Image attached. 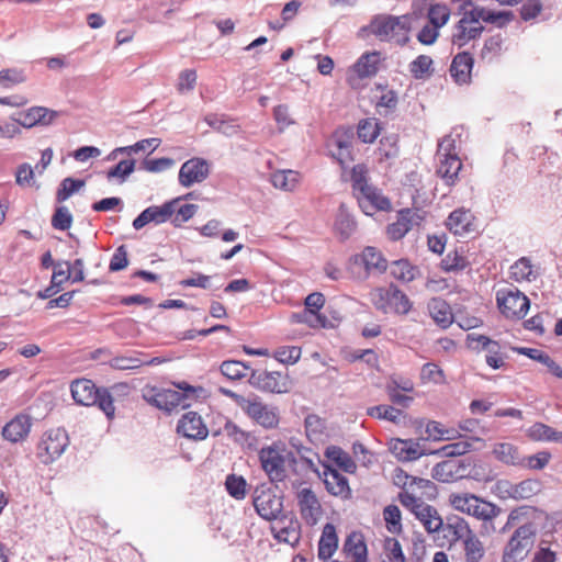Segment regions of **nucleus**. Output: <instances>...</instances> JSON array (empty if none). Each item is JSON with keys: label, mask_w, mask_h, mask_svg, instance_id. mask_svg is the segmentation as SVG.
Instances as JSON below:
<instances>
[{"label": "nucleus", "mask_w": 562, "mask_h": 562, "mask_svg": "<svg viewBox=\"0 0 562 562\" xmlns=\"http://www.w3.org/2000/svg\"><path fill=\"white\" fill-rule=\"evenodd\" d=\"M432 70V59L427 55H419L409 64V72L415 79H425Z\"/></svg>", "instance_id": "nucleus-47"}, {"label": "nucleus", "mask_w": 562, "mask_h": 562, "mask_svg": "<svg viewBox=\"0 0 562 562\" xmlns=\"http://www.w3.org/2000/svg\"><path fill=\"white\" fill-rule=\"evenodd\" d=\"M176 386L178 390L146 385L142 391L143 398L148 404L167 413L190 406L189 400L195 397V387L186 382Z\"/></svg>", "instance_id": "nucleus-3"}, {"label": "nucleus", "mask_w": 562, "mask_h": 562, "mask_svg": "<svg viewBox=\"0 0 562 562\" xmlns=\"http://www.w3.org/2000/svg\"><path fill=\"white\" fill-rule=\"evenodd\" d=\"M503 50V37L497 34L485 40L481 49V58L491 61L497 58Z\"/></svg>", "instance_id": "nucleus-52"}, {"label": "nucleus", "mask_w": 562, "mask_h": 562, "mask_svg": "<svg viewBox=\"0 0 562 562\" xmlns=\"http://www.w3.org/2000/svg\"><path fill=\"white\" fill-rule=\"evenodd\" d=\"M464 562H481L485 555L482 541L472 532L463 541Z\"/></svg>", "instance_id": "nucleus-43"}, {"label": "nucleus", "mask_w": 562, "mask_h": 562, "mask_svg": "<svg viewBox=\"0 0 562 562\" xmlns=\"http://www.w3.org/2000/svg\"><path fill=\"white\" fill-rule=\"evenodd\" d=\"M446 228L454 236L465 237L479 232V222L470 209L464 206L452 211L445 222Z\"/></svg>", "instance_id": "nucleus-19"}, {"label": "nucleus", "mask_w": 562, "mask_h": 562, "mask_svg": "<svg viewBox=\"0 0 562 562\" xmlns=\"http://www.w3.org/2000/svg\"><path fill=\"white\" fill-rule=\"evenodd\" d=\"M428 308L430 316L440 327L447 328L452 323V314L446 302L435 299L429 303Z\"/></svg>", "instance_id": "nucleus-42"}, {"label": "nucleus", "mask_w": 562, "mask_h": 562, "mask_svg": "<svg viewBox=\"0 0 562 562\" xmlns=\"http://www.w3.org/2000/svg\"><path fill=\"white\" fill-rule=\"evenodd\" d=\"M296 499L302 519L310 526L316 525L323 515V508L316 494L312 488L304 487L297 492Z\"/></svg>", "instance_id": "nucleus-20"}, {"label": "nucleus", "mask_w": 562, "mask_h": 562, "mask_svg": "<svg viewBox=\"0 0 562 562\" xmlns=\"http://www.w3.org/2000/svg\"><path fill=\"white\" fill-rule=\"evenodd\" d=\"M344 551L351 557L355 562L367 561V544L359 532L350 533L344 543Z\"/></svg>", "instance_id": "nucleus-34"}, {"label": "nucleus", "mask_w": 562, "mask_h": 562, "mask_svg": "<svg viewBox=\"0 0 562 562\" xmlns=\"http://www.w3.org/2000/svg\"><path fill=\"white\" fill-rule=\"evenodd\" d=\"M69 445V438L65 429L55 428L44 432L37 446V457L45 464L58 459Z\"/></svg>", "instance_id": "nucleus-14"}, {"label": "nucleus", "mask_w": 562, "mask_h": 562, "mask_svg": "<svg viewBox=\"0 0 562 562\" xmlns=\"http://www.w3.org/2000/svg\"><path fill=\"white\" fill-rule=\"evenodd\" d=\"M338 548V536L333 524H326L323 528L321 539L318 541V558L328 560L333 557Z\"/></svg>", "instance_id": "nucleus-32"}, {"label": "nucleus", "mask_w": 562, "mask_h": 562, "mask_svg": "<svg viewBox=\"0 0 562 562\" xmlns=\"http://www.w3.org/2000/svg\"><path fill=\"white\" fill-rule=\"evenodd\" d=\"M359 139L363 143H373L380 134V126L376 119H364L358 124Z\"/></svg>", "instance_id": "nucleus-48"}, {"label": "nucleus", "mask_w": 562, "mask_h": 562, "mask_svg": "<svg viewBox=\"0 0 562 562\" xmlns=\"http://www.w3.org/2000/svg\"><path fill=\"white\" fill-rule=\"evenodd\" d=\"M484 31L481 20L475 14V7L463 12L452 34V43L462 47L470 41L477 38Z\"/></svg>", "instance_id": "nucleus-18"}, {"label": "nucleus", "mask_w": 562, "mask_h": 562, "mask_svg": "<svg viewBox=\"0 0 562 562\" xmlns=\"http://www.w3.org/2000/svg\"><path fill=\"white\" fill-rule=\"evenodd\" d=\"M536 530L532 524L522 525L516 529L506 546L503 561H521L530 551L535 542Z\"/></svg>", "instance_id": "nucleus-13"}, {"label": "nucleus", "mask_w": 562, "mask_h": 562, "mask_svg": "<svg viewBox=\"0 0 562 562\" xmlns=\"http://www.w3.org/2000/svg\"><path fill=\"white\" fill-rule=\"evenodd\" d=\"M209 175V166L205 160L192 158L186 161L179 171V182L183 187H191L193 183L202 182Z\"/></svg>", "instance_id": "nucleus-24"}, {"label": "nucleus", "mask_w": 562, "mask_h": 562, "mask_svg": "<svg viewBox=\"0 0 562 562\" xmlns=\"http://www.w3.org/2000/svg\"><path fill=\"white\" fill-rule=\"evenodd\" d=\"M83 186L85 182L82 180H75L72 178L64 179L56 194L57 201H66L72 193L78 191Z\"/></svg>", "instance_id": "nucleus-61"}, {"label": "nucleus", "mask_w": 562, "mask_h": 562, "mask_svg": "<svg viewBox=\"0 0 562 562\" xmlns=\"http://www.w3.org/2000/svg\"><path fill=\"white\" fill-rule=\"evenodd\" d=\"M528 436L537 441L562 442V431H557L552 427L536 423L528 429Z\"/></svg>", "instance_id": "nucleus-44"}, {"label": "nucleus", "mask_w": 562, "mask_h": 562, "mask_svg": "<svg viewBox=\"0 0 562 562\" xmlns=\"http://www.w3.org/2000/svg\"><path fill=\"white\" fill-rule=\"evenodd\" d=\"M494 457L507 465H522L524 457L520 456L518 448L509 442L496 443L493 448Z\"/></svg>", "instance_id": "nucleus-35"}, {"label": "nucleus", "mask_w": 562, "mask_h": 562, "mask_svg": "<svg viewBox=\"0 0 562 562\" xmlns=\"http://www.w3.org/2000/svg\"><path fill=\"white\" fill-rule=\"evenodd\" d=\"M427 212L419 207H405L397 211L396 221L385 228L386 237L392 241L403 239L412 229L422 226Z\"/></svg>", "instance_id": "nucleus-10"}, {"label": "nucleus", "mask_w": 562, "mask_h": 562, "mask_svg": "<svg viewBox=\"0 0 562 562\" xmlns=\"http://www.w3.org/2000/svg\"><path fill=\"white\" fill-rule=\"evenodd\" d=\"M26 76L23 70L16 68H8L0 70V85L3 88H10L15 85L25 82Z\"/></svg>", "instance_id": "nucleus-56"}, {"label": "nucleus", "mask_w": 562, "mask_h": 562, "mask_svg": "<svg viewBox=\"0 0 562 562\" xmlns=\"http://www.w3.org/2000/svg\"><path fill=\"white\" fill-rule=\"evenodd\" d=\"M382 61L380 52H367L347 70L346 81L355 90L363 88V80L374 77Z\"/></svg>", "instance_id": "nucleus-9"}, {"label": "nucleus", "mask_w": 562, "mask_h": 562, "mask_svg": "<svg viewBox=\"0 0 562 562\" xmlns=\"http://www.w3.org/2000/svg\"><path fill=\"white\" fill-rule=\"evenodd\" d=\"M271 531L280 542L294 544L300 539L299 522L288 518H279L272 525Z\"/></svg>", "instance_id": "nucleus-31"}, {"label": "nucleus", "mask_w": 562, "mask_h": 562, "mask_svg": "<svg viewBox=\"0 0 562 562\" xmlns=\"http://www.w3.org/2000/svg\"><path fill=\"white\" fill-rule=\"evenodd\" d=\"M176 206H178V200L149 206L133 221V226L135 229H140L149 223L161 224L171 221Z\"/></svg>", "instance_id": "nucleus-21"}, {"label": "nucleus", "mask_w": 562, "mask_h": 562, "mask_svg": "<svg viewBox=\"0 0 562 562\" xmlns=\"http://www.w3.org/2000/svg\"><path fill=\"white\" fill-rule=\"evenodd\" d=\"M540 483L537 480H524L519 483H514L513 499H528L539 493Z\"/></svg>", "instance_id": "nucleus-49"}, {"label": "nucleus", "mask_w": 562, "mask_h": 562, "mask_svg": "<svg viewBox=\"0 0 562 562\" xmlns=\"http://www.w3.org/2000/svg\"><path fill=\"white\" fill-rule=\"evenodd\" d=\"M249 367L241 361L228 360L221 364V372L229 380H238L247 375Z\"/></svg>", "instance_id": "nucleus-53"}, {"label": "nucleus", "mask_w": 562, "mask_h": 562, "mask_svg": "<svg viewBox=\"0 0 562 562\" xmlns=\"http://www.w3.org/2000/svg\"><path fill=\"white\" fill-rule=\"evenodd\" d=\"M384 551L390 562H406L402 546L395 538H386Z\"/></svg>", "instance_id": "nucleus-63"}, {"label": "nucleus", "mask_w": 562, "mask_h": 562, "mask_svg": "<svg viewBox=\"0 0 562 562\" xmlns=\"http://www.w3.org/2000/svg\"><path fill=\"white\" fill-rule=\"evenodd\" d=\"M386 528L392 533H398L402 530L401 510L396 505H389L383 512Z\"/></svg>", "instance_id": "nucleus-55"}, {"label": "nucleus", "mask_w": 562, "mask_h": 562, "mask_svg": "<svg viewBox=\"0 0 562 562\" xmlns=\"http://www.w3.org/2000/svg\"><path fill=\"white\" fill-rule=\"evenodd\" d=\"M71 395L76 403L85 406L98 405L108 418H113L115 407L108 389L99 390L88 379H79L71 383Z\"/></svg>", "instance_id": "nucleus-6"}, {"label": "nucleus", "mask_w": 562, "mask_h": 562, "mask_svg": "<svg viewBox=\"0 0 562 562\" xmlns=\"http://www.w3.org/2000/svg\"><path fill=\"white\" fill-rule=\"evenodd\" d=\"M387 269V260L374 247H366L361 254L351 258V272L358 277H374Z\"/></svg>", "instance_id": "nucleus-12"}, {"label": "nucleus", "mask_w": 562, "mask_h": 562, "mask_svg": "<svg viewBox=\"0 0 562 562\" xmlns=\"http://www.w3.org/2000/svg\"><path fill=\"white\" fill-rule=\"evenodd\" d=\"M440 531L450 544L459 540L464 541L472 533L468 522L458 516L448 518L447 522L442 524Z\"/></svg>", "instance_id": "nucleus-29"}, {"label": "nucleus", "mask_w": 562, "mask_h": 562, "mask_svg": "<svg viewBox=\"0 0 562 562\" xmlns=\"http://www.w3.org/2000/svg\"><path fill=\"white\" fill-rule=\"evenodd\" d=\"M57 113L45 106H32L19 114V119H13L19 127L31 128L35 125H49Z\"/></svg>", "instance_id": "nucleus-25"}, {"label": "nucleus", "mask_w": 562, "mask_h": 562, "mask_svg": "<svg viewBox=\"0 0 562 562\" xmlns=\"http://www.w3.org/2000/svg\"><path fill=\"white\" fill-rule=\"evenodd\" d=\"M198 206L195 204H180L178 202V206H176L175 213L171 217V222L179 226L182 223L189 221L195 214Z\"/></svg>", "instance_id": "nucleus-64"}, {"label": "nucleus", "mask_w": 562, "mask_h": 562, "mask_svg": "<svg viewBox=\"0 0 562 562\" xmlns=\"http://www.w3.org/2000/svg\"><path fill=\"white\" fill-rule=\"evenodd\" d=\"M390 274L396 281H414L418 277L417 267L406 259L393 261L390 266Z\"/></svg>", "instance_id": "nucleus-39"}, {"label": "nucleus", "mask_w": 562, "mask_h": 562, "mask_svg": "<svg viewBox=\"0 0 562 562\" xmlns=\"http://www.w3.org/2000/svg\"><path fill=\"white\" fill-rule=\"evenodd\" d=\"M485 351V361L491 368L496 370L505 364V356L502 352L499 342L494 341Z\"/></svg>", "instance_id": "nucleus-59"}, {"label": "nucleus", "mask_w": 562, "mask_h": 562, "mask_svg": "<svg viewBox=\"0 0 562 562\" xmlns=\"http://www.w3.org/2000/svg\"><path fill=\"white\" fill-rule=\"evenodd\" d=\"M109 366L115 370H134L144 366V362L136 357L117 356L109 361Z\"/></svg>", "instance_id": "nucleus-60"}, {"label": "nucleus", "mask_w": 562, "mask_h": 562, "mask_svg": "<svg viewBox=\"0 0 562 562\" xmlns=\"http://www.w3.org/2000/svg\"><path fill=\"white\" fill-rule=\"evenodd\" d=\"M351 183L358 204L366 215H374L378 212H390L391 200L380 189L368 181V168L364 165H356L351 170Z\"/></svg>", "instance_id": "nucleus-1"}, {"label": "nucleus", "mask_w": 562, "mask_h": 562, "mask_svg": "<svg viewBox=\"0 0 562 562\" xmlns=\"http://www.w3.org/2000/svg\"><path fill=\"white\" fill-rule=\"evenodd\" d=\"M499 311L507 318L520 319L526 316L530 302L519 290H501L496 295Z\"/></svg>", "instance_id": "nucleus-16"}, {"label": "nucleus", "mask_w": 562, "mask_h": 562, "mask_svg": "<svg viewBox=\"0 0 562 562\" xmlns=\"http://www.w3.org/2000/svg\"><path fill=\"white\" fill-rule=\"evenodd\" d=\"M231 398L235 401L237 406L257 425L273 429L279 425V409L270 404L265 403L258 396H243L232 391H224Z\"/></svg>", "instance_id": "nucleus-5"}, {"label": "nucleus", "mask_w": 562, "mask_h": 562, "mask_svg": "<svg viewBox=\"0 0 562 562\" xmlns=\"http://www.w3.org/2000/svg\"><path fill=\"white\" fill-rule=\"evenodd\" d=\"M469 265L467 258L460 255L458 251L449 252L441 260V268L445 271H458L467 268Z\"/></svg>", "instance_id": "nucleus-58"}, {"label": "nucleus", "mask_w": 562, "mask_h": 562, "mask_svg": "<svg viewBox=\"0 0 562 562\" xmlns=\"http://www.w3.org/2000/svg\"><path fill=\"white\" fill-rule=\"evenodd\" d=\"M227 493L235 499H244L247 494V482L241 475L229 474L225 480Z\"/></svg>", "instance_id": "nucleus-50"}, {"label": "nucleus", "mask_w": 562, "mask_h": 562, "mask_svg": "<svg viewBox=\"0 0 562 562\" xmlns=\"http://www.w3.org/2000/svg\"><path fill=\"white\" fill-rule=\"evenodd\" d=\"M436 159L437 176L440 177L446 184H454L458 180L459 172L462 169V161L459 157L457 138L454 136L446 135L440 139L436 153Z\"/></svg>", "instance_id": "nucleus-7"}, {"label": "nucleus", "mask_w": 562, "mask_h": 562, "mask_svg": "<svg viewBox=\"0 0 562 562\" xmlns=\"http://www.w3.org/2000/svg\"><path fill=\"white\" fill-rule=\"evenodd\" d=\"M72 224V215L66 206H59L56 209L52 217V226L55 229L66 231L70 228Z\"/></svg>", "instance_id": "nucleus-62"}, {"label": "nucleus", "mask_w": 562, "mask_h": 562, "mask_svg": "<svg viewBox=\"0 0 562 562\" xmlns=\"http://www.w3.org/2000/svg\"><path fill=\"white\" fill-rule=\"evenodd\" d=\"M177 431L183 437L194 440H203L209 434L207 427L195 412H188L181 417Z\"/></svg>", "instance_id": "nucleus-22"}, {"label": "nucleus", "mask_w": 562, "mask_h": 562, "mask_svg": "<svg viewBox=\"0 0 562 562\" xmlns=\"http://www.w3.org/2000/svg\"><path fill=\"white\" fill-rule=\"evenodd\" d=\"M367 414L371 417L400 424L403 417V412L389 405H376L369 407Z\"/></svg>", "instance_id": "nucleus-46"}, {"label": "nucleus", "mask_w": 562, "mask_h": 562, "mask_svg": "<svg viewBox=\"0 0 562 562\" xmlns=\"http://www.w3.org/2000/svg\"><path fill=\"white\" fill-rule=\"evenodd\" d=\"M472 442H483L479 437H471L469 440H462L453 443H449L442 447L441 451L446 457H459L471 451L473 446Z\"/></svg>", "instance_id": "nucleus-54"}, {"label": "nucleus", "mask_w": 562, "mask_h": 562, "mask_svg": "<svg viewBox=\"0 0 562 562\" xmlns=\"http://www.w3.org/2000/svg\"><path fill=\"white\" fill-rule=\"evenodd\" d=\"M390 450L401 461H413L425 454L420 443L412 439H393Z\"/></svg>", "instance_id": "nucleus-30"}, {"label": "nucleus", "mask_w": 562, "mask_h": 562, "mask_svg": "<svg viewBox=\"0 0 562 562\" xmlns=\"http://www.w3.org/2000/svg\"><path fill=\"white\" fill-rule=\"evenodd\" d=\"M467 465L457 459H448L432 468V477L440 482H451L465 475Z\"/></svg>", "instance_id": "nucleus-28"}, {"label": "nucleus", "mask_w": 562, "mask_h": 562, "mask_svg": "<svg viewBox=\"0 0 562 562\" xmlns=\"http://www.w3.org/2000/svg\"><path fill=\"white\" fill-rule=\"evenodd\" d=\"M537 277V270L533 269L530 260L526 257L518 259L510 267V279L514 281H530L531 278L536 279Z\"/></svg>", "instance_id": "nucleus-45"}, {"label": "nucleus", "mask_w": 562, "mask_h": 562, "mask_svg": "<svg viewBox=\"0 0 562 562\" xmlns=\"http://www.w3.org/2000/svg\"><path fill=\"white\" fill-rule=\"evenodd\" d=\"M325 429V422L319 416L314 414L306 416L305 431L311 441H321L323 439Z\"/></svg>", "instance_id": "nucleus-51"}, {"label": "nucleus", "mask_w": 562, "mask_h": 562, "mask_svg": "<svg viewBox=\"0 0 562 562\" xmlns=\"http://www.w3.org/2000/svg\"><path fill=\"white\" fill-rule=\"evenodd\" d=\"M271 182L277 189L293 191L300 182V173L294 170H279L272 173Z\"/></svg>", "instance_id": "nucleus-41"}, {"label": "nucleus", "mask_w": 562, "mask_h": 562, "mask_svg": "<svg viewBox=\"0 0 562 562\" xmlns=\"http://www.w3.org/2000/svg\"><path fill=\"white\" fill-rule=\"evenodd\" d=\"M290 322L292 324H306L311 328H322L326 326L327 318L326 316L305 307L300 312L292 313Z\"/></svg>", "instance_id": "nucleus-38"}, {"label": "nucleus", "mask_w": 562, "mask_h": 562, "mask_svg": "<svg viewBox=\"0 0 562 562\" xmlns=\"http://www.w3.org/2000/svg\"><path fill=\"white\" fill-rule=\"evenodd\" d=\"M418 18L414 14L393 16L380 14L374 16L369 25V31L383 42H394L405 45L409 41V33L417 25Z\"/></svg>", "instance_id": "nucleus-2"}, {"label": "nucleus", "mask_w": 562, "mask_h": 562, "mask_svg": "<svg viewBox=\"0 0 562 562\" xmlns=\"http://www.w3.org/2000/svg\"><path fill=\"white\" fill-rule=\"evenodd\" d=\"M475 14L481 21L504 27L514 20L512 11H493L484 7H475Z\"/></svg>", "instance_id": "nucleus-36"}, {"label": "nucleus", "mask_w": 562, "mask_h": 562, "mask_svg": "<svg viewBox=\"0 0 562 562\" xmlns=\"http://www.w3.org/2000/svg\"><path fill=\"white\" fill-rule=\"evenodd\" d=\"M32 420L26 414H19L2 428V436L10 442H20L26 439L31 431Z\"/></svg>", "instance_id": "nucleus-27"}, {"label": "nucleus", "mask_w": 562, "mask_h": 562, "mask_svg": "<svg viewBox=\"0 0 562 562\" xmlns=\"http://www.w3.org/2000/svg\"><path fill=\"white\" fill-rule=\"evenodd\" d=\"M372 302L383 313L407 314L412 308L407 295L392 283L386 288H378L372 293Z\"/></svg>", "instance_id": "nucleus-11"}, {"label": "nucleus", "mask_w": 562, "mask_h": 562, "mask_svg": "<svg viewBox=\"0 0 562 562\" xmlns=\"http://www.w3.org/2000/svg\"><path fill=\"white\" fill-rule=\"evenodd\" d=\"M449 503L456 510L485 521L494 519L501 513L495 504L470 493H452L449 495Z\"/></svg>", "instance_id": "nucleus-8"}, {"label": "nucleus", "mask_w": 562, "mask_h": 562, "mask_svg": "<svg viewBox=\"0 0 562 562\" xmlns=\"http://www.w3.org/2000/svg\"><path fill=\"white\" fill-rule=\"evenodd\" d=\"M319 476L323 479L329 494L342 499H347L351 496V490L347 477L337 470L324 464L323 473L319 474Z\"/></svg>", "instance_id": "nucleus-23"}, {"label": "nucleus", "mask_w": 562, "mask_h": 562, "mask_svg": "<svg viewBox=\"0 0 562 562\" xmlns=\"http://www.w3.org/2000/svg\"><path fill=\"white\" fill-rule=\"evenodd\" d=\"M249 383L260 391L278 394L288 393L292 387V382L288 374L277 371H252L249 376Z\"/></svg>", "instance_id": "nucleus-17"}, {"label": "nucleus", "mask_w": 562, "mask_h": 562, "mask_svg": "<svg viewBox=\"0 0 562 562\" xmlns=\"http://www.w3.org/2000/svg\"><path fill=\"white\" fill-rule=\"evenodd\" d=\"M449 18L450 10L445 4H434L428 10L429 23L439 29L448 22Z\"/></svg>", "instance_id": "nucleus-57"}, {"label": "nucleus", "mask_w": 562, "mask_h": 562, "mask_svg": "<svg viewBox=\"0 0 562 562\" xmlns=\"http://www.w3.org/2000/svg\"><path fill=\"white\" fill-rule=\"evenodd\" d=\"M513 350L519 355H525L532 360L541 362V364L547 366L548 370L554 376L562 379V368L542 350L526 347H515Z\"/></svg>", "instance_id": "nucleus-33"}, {"label": "nucleus", "mask_w": 562, "mask_h": 562, "mask_svg": "<svg viewBox=\"0 0 562 562\" xmlns=\"http://www.w3.org/2000/svg\"><path fill=\"white\" fill-rule=\"evenodd\" d=\"M474 58L468 52L458 53L450 65V76L457 85H469L471 82Z\"/></svg>", "instance_id": "nucleus-26"}, {"label": "nucleus", "mask_w": 562, "mask_h": 562, "mask_svg": "<svg viewBox=\"0 0 562 562\" xmlns=\"http://www.w3.org/2000/svg\"><path fill=\"white\" fill-rule=\"evenodd\" d=\"M416 517L420 520L428 532L440 531L443 524L437 510L427 504L418 506Z\"/></svg>", "instance_id": "nucleus-37"}, {"label": "nucleus", "mask_w": 562, "mask_h": 562, "mask_svg": "<svg viewBox=\"0 0 562 562\" xmlns=\"http://www.w3.org/2000/svg\"><path fill=\"white\" fill-rule=\"evenodd\" d=\"M254 506L257 514L266 520H277L283 509L282 497L271 487L260 485L254 492Z\"/></svg>", "instance_id": "nucleus-15"}, {"label": "nucleus", "mask_w": 562, "mask_h": 562, "mask_svg": "<svg viewBox=\"0 0 562 562\" xmlns=\"http://www.w3.org/2000/svg\"><path fill=\"white\" fill-rule=\"evenodd\" d=\"M258 457L261 469L272 483L283 482L288 476V467L296 462L293 452L281 440L262 447Z\"/></svg>", "instance_id": "nucleus-4"}, {"label": "nucleus", "mask_w": 562, "mask_h": 562, "mask_svg": "<svg viewBox=\"0 0 562 562\" xmlns=\"http://www.w3.org/2000/svg\"><path fill=\"white\" fill-rule=\"evenodd\" d=\"M325 456L335 462L340 469L348 473H355L357 465L351 457L340 447L329 446L325 450Z\"/></svg>", "instance_id": "nucleus-40"}]
</instances>
